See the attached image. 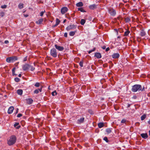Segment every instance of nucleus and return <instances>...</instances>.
<instances>
[{"label":"nucleus","mask_w":150,"mask_h":150,"mask_svg":"<svg viewBox=\"0 0 150 150\" xmlns=\"http://www.w3.org/2000/svg\"><path fill=\"white\" fill-rule=\"evenodd\" d=\"M109 50H110L109 48L108 47L106 49L105 51H106L107 52V51H108Z\"/></svg>","instance_id":"50"},{"label":"nucleus","mask_w":150,"mask_h":150,"mask_svg":"<svg viewBox=\"0 0 150 150\" xmlns=\"http://www.w3.org/2000/svg\"><path fill=\"white\" fill-rule=\"evenodd\" d=\"M60 22V21L59 20V19L58 18H56V24L58 25L59 23Z\"/></svg>","instance_id":"33"},{"label":"nucleus","mask_w":150,"mask_h":150,"mask_svg":"<svg viewBox=\"0 0 150 150\" xmlns=\"http://www.w3.org/2000/svg\"><path fill=\"white\" fill-rule=\"evenodd\" d=\"M64 36L65 37H67V33H64Z\"/></svg>","instance_id":"46"},{"label":"nucleus","mask_w":150,"mask_h":150,"mask_svg":"<svg viewBox=\"0 0 150 150\" xmlns=\"http://www.w3.org/2000/svg\"><path fill=\"white\" fill-rule=\"evenodd\" d=\"M68 11V8L67 7H63L61 10V12L62 14H64Z\"/></svg>","instance_id":"9"},{"label":"nucleus","mask_w":150,"mask_h":150,"mask_svg":"<svg viewBox=\"0 0 150 150\" xmlns=\"http://www.w3.org/2000/svg\"><path fill=\"white\" fill-rule=\"evenodd\" d=\"M22 115L21 113H19L17 115V117H21L22 116Z\"/></svg>","instance_id":"44"},{"label":"nucleus","mask_w":150,"mask_h":150,"mask_svg":"<svg viewBox=\"0 0 150 150\" xmlns=\"http://www.w3.org/2000/svg\"><path fill=\"white\" fill-rule=\"evenodd\" d=\"M43 21V18H41L39 19L38 21H36V23L38 24H41Z\"/></svg>","instance_id":"23"},{"label":"nucleus","mask_w":150,"mask_h":150,"mask_svg":"<svg viewBox=\"0 0 150 150\" xmlns=\"http://www.w3.org/2000/svg\"><path fill=\"white\" fill-rule=\"evenodd\" d=\"M149 136H150V130L149 131Z\"/></svg>","instance_id":"62"},{"label":"nucleus","mask_w":150,"mask_h":150,"mask_svg":"<svg viewBox=\"0 0 150 150\" xmlns=\"http://www.w3.org/2000/svg\"><path fill=\"white\" fill-rule=\"evenodd\" d=\"M84 120V117H81L80 119H78L77 121V123L79 124L83 123Z\"/></svg>","instance_id":"8"},{"label":"nucleus","mask_w":150,"mask_h":150,"mask_svg":"<svg viewBox=\"0 0 150 150\" xmlns=\"http://www.w3.org/2000/svg\"><path fill=\"white\" fill-rule=\"evenodd\" d=\"M112 57L113 58L117 59L119 58L120 55L118 53H114L112 55Z\"/></svg>","instance_id":"12"},{"label":"nucleus","mask_w":150,"mask_h":150,"mask_svg":"<svg viewBox=\"0 0 150 150\" xmlns=\"http://www.w3.org/2000/svg\"><path fill=\"white\" fill-rule=\"evenodd\" d=\"M8 43H9V41L7 40H5L4 41V43H5L6 44H8Z\"/></svg>","instance_id":"49"},{"label":"nucleus","mask_w":150,"mask_h":150,"mask_svg":"<svg viewBox=\"0 0 150 150\" xmlns=\"http://www.w3.org/2000/svg\"><path fill=\"white\" fill-rule=\"evenodd\" d=\"M17 92L18 94L21 95L23 94V91L21 89H18L17 90Z\"/></svg>","instance_id":"21"},{"label":"nucleus","mask_w":150,"mask_h":150,"mask_svg":"<svg viewBox=\"0 0 150 150\" xmlns=\"http://www.w3.org/2000/svg\"><path fill=\"white\" fill-rule=\"evenodd\" d=\"M103 140H105L106 142H108V138L106 137H105L103 138Z\"/></svg>","instance_id":"39"},{"label":"nucleus","mask_w":150,"mask_h":150,"mask_svg":"<svg viewBox=\"0 0 150 150\" xmlns=\"http://www.w3.org/2000/svg\"><path fill=\"white\" fill-rule=\"evenodd\" d=\"M76 6L77 7H81L83 6V4L82 2H80L76 4Z\"/></svg>","instance_id":"20"},{"label":"nucleus","mask_w":150,"mask_h":150,"mask_svg":"<svg viewBox=\"0 0 150 150\" xmlns=\"http://www.w3.org/2000/svg\"><path fill=\"white\" fill-rule=\"evenodd\" d=\"M15 69H16V68L15 67H14L13 68V69H12V72H15Z\"/></svg>","instance_id":"48"},{"label":"nucleus","mask_w":150,"mask_h":150,"mask_svg":"<svg viewBox=\"0 0 150 150\" xmlns=\"http://www.w3.org/2000/svg\"><path fill=\"white\" fill-rule=\"evenodd\" d=\"M28 16V15L27 14H24V16L25 17H27Z\"/></svg>","instance_id":"53"},{"label":"nucleus","mask_w":150,"mask_h":150,"mask_svg":"<svg viewBox=\"0 0 150 150\" xmlns=\"http://www.w3.org/2000/svg\"><path fill=\"white\" fill-rule=\"evenodd\" d=\"M16 113H17L18 112V108H16Z\"/></svg>","instance_id":"56"},{"label":"nucleus","mask_w":150,"mask_h":150,"mask_svg":"<svg viewBox=\"0 0 150 150\" xmlns=\"http://www.w3.org/2000/svg\"><path fill=\"white\" fill-rule=\"evenodd\" d=\"M131 90L133 92H136L137 91H143V90H142L141 85L139 84H135L133 86Z\"/></svg>","instance_id":"2"},{"label":"nucleus","mask_w":150,"mask_h":150,"mask_svg":"<svg viewBox=\"0 0 150 150\" xmlns=\"http://www.w3.org/2000/svg\"><path fill=\"white\" fill-rule=\"evenodd\" d=\"M88 112L91 114H93V111L91 110H88Z\"/></svg>","instance_id":"43"},{"label":"nucleus","mask_w":150,"mask_h":150,"mask_svg":"<svg viewBox=\"0 0 150 150\" xmlns=\"http://www.w3.org/2000/svg\"><path fill=\"white\" fill-rule=\"evenodd\" d=\"M130 33V31L128 30H126V31L124 33V36H127Z\"/></svg>","instance_id":"18"},{"label":"nucleus","mask_w":150,"mask_h":150,"mask_svg":"<svg viewBox=\"0 0 150 150\" xmlns=\"http://www.w3.org/2000/svg\"><path fill=\"white\" fill-rule=\"evenodd\" d=\"M119 31H120V32H122V29H119Z\"/></svg>","instance_id":"55"},{"label":"nucleus","mask_w":150,"mask_h":150,"mask_svg":"<svg viewBox=\"0 0 150 150\" xmlns=\"http://www.w3.org/2000/svg\"><path fill=\"white\" fill-rule=\"evenodd\" d=\"M97 8V5L95 4L91 5L89 6V8L91 10H94Z\"/></svg>","instance_id":"14"},{"label":"nucleus","mask_w":150,"mask_h":150,"mask_svg":"<svg viewBox=\"0 0 150 150\" xmlns=\"http://www.w3.org/2000/svg\"><path fill=\"white\" fill-rule=\"evenodd\" d=\"M76 25H74L73 24L69 25L66 28V29L67 31H69L71 29H76Z\"/></svg>","instance_id":"6"},{"label":"nucleus","mask_w":150,"mask_h":150,"mask_svg":"<svg viewBox=\"0 0 150 150\" xmlns=\"http://www.w3.org/2000/svg\"><path fill=\"white\" fill-rule=\"evenodd\" d=\"M127 120L125 119H123L121 121V122L122 123H124L126 122Z\"/></svg>","instance_id":"35"},{"label":"nucleus","mask_w":150,"mask_h":150,"mask_svg":"<svg viewBox=\"0 0 150 150\" xmlns=\"http://www.w3.org/2000/svg\"><path fill=\"white\" fill-rule=\"evenodd\" d=\"M101 100H104V98H102Z\"/></svg>","instance_id":"63"},{"label":"nucleus","mask_w":150,"mask_h":150,"mask_svg":"<svg viewBox=\"0 0 150 150\" xmlns=\"http://www.w3.org/2000/svg\"><path fill=\"white\" fill-rule=\"evenodd\" d=\"M16 140V138L15 136L12 135L11 136L9 139L8 140V144L9 146L14 144Z\"/></svg>","instance_id":"1"},{"label":"nucleus","mask_w":150,"mask_h":150,"mask_svg":"<svg viewBox=\"0 0 150 150\" xmlns=\"http://www.w3.org/2000/svg\"><path fill=\"white\" fill-rule=\"evenodd\" d=\"M7 7V6L6 5H4L1 6L2 8H6Z\"/></svg>","instance_id":"41"},{"label":"nucleus","mask_w":150,"mask_h":150,"mask_svg":"<svg viewBox=\"0 0 150 150\" xmlns=\"http://www.w3.org/2000/svg\"><path fill=\"white\" fill-rule=\"evenodd\" d=\"M4 15V13L3 12H1L0 13V16L1 17H3Z\"/></svg>","instance_id":"37"},{"label":"nucleus","mask_w":150,"mask_h":150,"mask_svg":"<svg viewBox=\"0 0 150 150\" xmlns=\"http://www.w3.org/2000/svg\"><path fill=\"white\" fill-rule=\"evenodd\" d=\"M131 105L130 104H128L127 105V107H129Z\"/></svg>","instance_id":"57"},{"label":"nucleus","mask_w":150,"mask_h":150,"mask_svg":"<svg viewBox=\"0 0 150 150\" xmlns=\"http://www.w3.org/2000/svg\"><path fill=\"white\" fill-rule=\"evenodd\" d=\"M146 33L144 31V29H142L141 30L140 35L141 37H143L145 36L146 35Z\"/></svg>","instance_id":"15"},{"label":"nucleus","mask_w":150,"mask_h":150,"mask_svg":"<svg viewBox=\"0 0 150 150\" xmlns=\"http://www.w3.org/2000/svg\"><path fill=\"white\" fill-rule=\"evenodd\" d=\"M140 135L142 138L145 139H146L148 137L147 134L146 133H142L140 134Z\"/></svg>","instance_id":"17"},{"label":"nucleus","mask_w":150,"mask_h":150,"mask_svg":"<svg viewBox=\"0 0 150 150\" xmlns=\"http://www.w3.org/2000/svg\"><path fill=\"white\" fill-rule=\"evenodd\" d=\"M27 56H26V57H25L23 59V62H25L27 60Z\"/></svg>","instance_id":"45"},{"label":"nucleus","mask_w":150,"mask_h":150,"mask_svg":"<svg viewBox=\"0 0 150 150\" xmlns=\"http://www.w3.org/2000/svg\"><path fill=\"white\" fill-rule=\"evenodd\" d=\"M45 12V10H44V11H41L40 13V16H43L44 13Z\"/></svg>","instance_id":"42"},{"label":"nucleus","mask_w":150,"mask_h":150,"mask_svg":"<svg viewBox=\"0 0 150 150\" xmlns=\"http://www.w3.org/2000/svg\"><path fill=\"white\" fill-rule=\"evenodd\" d=\"M15 72H12V74H13V76H15V75L16 76L17 75V74H15Z\"/></svg>","instance_id":"54"},{"label":"nucleus","mask_w":150,"mask_h":150,"mask_svg":"<svg viewBox=\"0 0 150 150\" xmlns=\"http://www.w3.org/2000/svg\"><path fill=\"white\" fill-rule=\"evenodd\" d=\"M38 91H40V92H41L42 90V88H40L38 89Z\"/></svg>","instance_id":"52"},{"label":"nucleus","mask_w":150,"mask_h":150,"mask_svg":"<svg viewBox=\"0 0 150 150\" xmlns=\"http://www.w3.org/2000/svg\"><path fill=\"white\" fill-rule=\"evenodd\" d=\"M121 38L120 36H119L117 37V38Z\"/></svg>","instance_id":"61"},{"label":"nucleus","mask_w":150,"mask_h":150,"mask_svg":"<svg viewBox=\"0 0 150 150\" xmlns=\"http://www.w3.org/2000/svg\"><path fill=\"white\" fill-rule=\"evenodd\" d=\"M78 10L79 11H80L82 12H86V11L83 9V7L79 8H78Z\"/></svg>","instance_id":"25"},{"label":"nucleus","mask_w":150,"mask_h":150,"mask_svg":"<svg viewBox=\"0 0 150 150\" xmlns=\"http://www.w3.org/2000/svg\"><path fill=\"white\" fill-rule=\"evenodd\" d=\"M35 86L37 87H39L40 86V83L38 82H36L35 84Z\"/></svg>","instance_id":"34"},{"label":"nucleus","mask_w":150,"mask_h":150,"mask_svg":"<svg viewBox=\"0 0 150 150\" xmlns=\"http://www.w3.org/2000/svg\"><path fill=\"white\" fill-rule=\"evenodd\" d=\"M57 92L56 91H54L52 93V95L53 96H54L57 94Z\"/></svg>","instance_id":"38"},{"label":"nucleus","mask_w":150,"mask_h":150,"mask_svg":"<svg viewBox=\"0 0 150 150\" xmlns=\"http://www.w3.org/2000/svg\"><path fill=\"white\" fill-rule=\"evenodd\" d=\"M21 76L22 75L21 74H19L18 75V76L19 77H21Z\"/></svg>","instance_id":"58"},{"label":"nucleus","mask_w":150,"mask_h":150,"mask_svg":"<svg viewBox=\"0 0 150 150\" xmlns=\"http://www.w3.org/2000/svg\"><path fill=\"white\" fill-rule=\"evenodd\" d=\"M130 21V19L129 18H126L125 19V21L126 22H128Z\"/></svg>","instance_id":"36"},{"label":"nucleus","mask_w":150,"mask_h":150,"mask_svg":"<svg viewBox=\"0 0 150 150\" xmlns=\"http://www.w3.org/2000/svg\"><path fill=\"white\" fill-rule=\"evenodd\" d=\"M94 56L96 57L98 59H100L101 57V55L100 53L96 52Z\"/></svg>","instance_id":"16"},{"label":"nucleus","mask_w":150,"mask_h":150,"mask_svg":"<svg viewBox=\"0 0 150 150\" xmlns=\"http://www.w3.org/2000/svg\"><path fill=\"white\" fill-rule=\"evenodd\" d=\"M108 12L109 13L111 16H114L116 14V11L115 10L112 8L109 9Z\"/></svg>","instance_id":"7"},{"label":"nucleus","mask_w":150,"mask_h":150,"mask_svg":"<svg viewBox=\"0 0 150 150\" xmlns=\"http://www.w3.org/2000/svg\"><path fill=\"white\" fill-rule=\"evenodd\" d=\"M14 108L13 106H11L10 107L8 111V113L9 114H11L13 112V110H14Z\"/></svg>","instance_id":"13"},{"label":"nucleus","mask_w":150,"mask_h":150,"mask_svg":"<svg viewBox=\"0 0 150 150\" xmlns=\"http://www.w3.org/2000/svg\"><path fill=\"white\" fill-rule=\"evenodd\" d=\"M18 6L19 8L21 9L23 7V4L22 3H20L19 4Z\"/></svg>","instance_id":"28"},{"label":"nucleus","mask_w":150,"mask_h":150,"mask_svg":"<svg viewBox=\"0 0 150 150\" xmlns=\"http://www.w3.org/2000/svg\"><path fill=\"white\" fill-rule=\"evenodd\" d=\"M39 93L38 90V89L35 90L34 91V93L35 94H38Z\"/></svg>","instance_id":"40"},{"label":"nucleus","mask_w":150,"mask_h":150,"mask_svg":"<svg viewBox=\"0 0 150 150\" xmlns=\"http://www.w3.org/2000/svg\"><path fill=\"white\" fill-rule=\"evenodd\" d=\"M101 47L103 49H105L106 48V46L105 45H104Z\"/></svg>","instance_id":"51"},{"label":"nucleus","mask_w":150,"mask_h":150,"mask_svg":"<svg viewBox=\"0 0 150 150\" xmlns=\"http://www.w3.org/2000/svg\"><path fill=\"white\" fill-rule=\"evenodd\" d=\"M26 100L27 103L29 105L32 104L33 101V99L30 98L27 99Z\"/></svg>","instance_id":"11"},{"label":"nucleus","mask_w":150,"mask_h":150,"mask_svg":"<svg viewBox=\"0 0 150 150\" xmlns=\"http://www.w3.org/2000/svg\"><path fill=\"white\" fill-rule=\"evenodd\" d=\"M58 25L57 24H56H56H55V25H52V27L53 28H54V27H56V26H57V25Z\"/></svg>","instance_id":"47"},{"label":"nucleus","mask_w":150,"mask_h":150,"mask_svg":"<svg viewBox=\"0 0 150 150\" xmlns=\"http://www.w3.org/2000/svg\"><path fill=\"white\" fill-rule=\"evenodd\" d=\"M98 127L99 128H101L103 127L104 123L103 122H100L98 124Z\"/></svg>","instance_id":"24"},{"label":"nucleus","mask_w":150,"mask_h":150,"mask_svg":"<svg viewBox=\"0 0 150 150\" xmlns=\"http://www.w3.org/2000/svg\"><path fill=\"white\" fill-rule=\"evenodd\" d=\"M144 88L143 87V88L142 89V90H143V91H144Z\"/></svg>","instance_id":"64"},{"label":"nucleus","mask_w":150,"mask_h":150,"mask_svg":"<svg viewBox=\"0 0 150 150\" xmlns=\"http://www.w3.org/2000/svg\"><path fill=\"white\" fill-rule=\"evenodd\" d=\"M146 117V116L145 115H142L141 117V120H144Z\"/></svg>","instance_id":"29"},{"label":"nucleus","mask_w":150,"mask_h":150,"mask_svg":"<svg viewBox=\"0 0 150 150\" xmlns=\"http://www.w3.org/2000/svg\"><path fill=\"white\" fill-rule=\"evenodd\" d=\"M96 50V48L95 47H94L92 50H89L88 52V54H90L91 52H92L95 51Z\"/></svg>","instance_id":"30"},{"label":"nucleus","mask_w":150,"mask_h":150,"mask_svg":"<svg viewBox=\"0 0 150 150\" xmlns=\"http://www.w3.org/2000/svg\"><path fill=\"white\" fill-rule=\"evenodd\" d=\"M66 19L64 20L63 21V23H65L66 22Z\"/></svg>","instance_id":"60"},{"label":"nucleus","mask_w":150,"mask_h":150,"mask_svg":"<svg viewBox=\"0 0 150 150\" xmlns=\"http://www.w3.org/2000/svg\"><path fill=\"white\" fill-rule=\"evenodd\" d=\"M106 131L108 134L110 133L111 132V129L110 128H107L106 129Z\"/></svg>","instance_id":"26"},{"label":"nucleus","mask_w":150,"mask_h":150,"mask_svg":"<svg viewBox=\"0 0 150 150\" xmlns=\"http://www.w3.org/2000/svg\"><path fill=\"white\" fill-rule=\"evenodd\" d=\"M14 80L16 82H18L20 81V79L19 78L16 77L14 79Z\"/></svg>","instance_id":"32"},{"label":"nucleus","mask_w":150,"mask_h":150,"mask_svg":"<svg viewBox=\"0 0 150 150\" xmlns=\"http://www.w3.org/2000/svg\"><path fill=\"white\" fill-rule=\"evenodd\" d=\"M50 54L53 57H56L57 56V53L56 49L54 48L51 49L50 51Z\"/></svg>","instance_id":"5"},{"label":"nucleus","mask_w":150,"mask_h":150,"mask_svg":"<svg viewBox=\"0 0 150 150\" xmlns=\"http://www.w3.org/2000/svg\"><path fill=\"white\" fill-rule=\"evenodd\" d=\"M19 125V123L18 122H16L14 125V127L16 129H19L20 127V126H19L18 125Z\"/></svg>","instance_id":"19"},{"label":"nucleus","mask_w":150,"mask_h":150,"mask_svg":"<svg viewBox=\"0 0 150 150\" xmlns=\"http://www.w3.org/2000/svg\"><path fill=\"white\" fill-rule=\"evenodd\" d=\"M86 21L84 19H81V20L80 23L82 25H83L85 23Z\"/></svg>","instance_id":"27"},{"label":"nucleus","mask_w":150,"mask_h":150,"mask_svg":"<svg viewBox=\"0 0 150 150\" xmlns=\"http://www.w3.org/2000/svg\"><path fill=\"white\" fill-rule=\"evenodd\" d=\"M54 46L57 49L60 51H63L64 49V48L63 47L58 46L57 45H55Z\"/></svg>","instance_id":"10"},{"label":"nucleus","mask_w":150,"mask_h":150,"mask_svg":"<svg viewBox=\"0 0 150 150\" xmlns=\"http://www.w3.org/2000/svg\"><path fill=\"white\" fill-rule=\"evenodd\" d=\"M83 60H82L81 61H80V62H79V64L80 66L81 67H83Z\"/></svg>","instance_id":"31"},{"label":"nucleus","mask_w":150,"mask_h":150,"mask_svg":"<svg viewBox=\"0 0 150 150\" xmlns=\"http://www.w3.org/2000/svg\"><path fill=\"white\" fill-rule=\"evenodd\" d=\"M22 68L23 70L25 71L28 70L30 68L31 71H33L35 69V68L34 67L28 64L23 65L22 66Z\"/></svg>","instance_id":"3"},{"label":"nucleus","mask_w":150,"mask_h":150,"mask_svg":"<svg viewBox=\"0 0 150 150\" xmlns=\"http://www.w3.org/2000/svg\"><path fill=\"white\" fill-rule=\"evenodd\" d=\"M77 32L76 30L74 31H71L69 33V35L70 36H73L75 35V33Z\"/></svg>","instance_id":"22"},{"label":"nucleus","mask_w":150,"mask_h":150,"mask_svg":"<svg viewBox=\"0 0 150 150\" xmlns=\"http://www.w3.org/2000/svg\"><path fill=\"white\" fill-rule=\"evenodd\" d=\"M148 123L150 125V119L149 120V121L148 122Z\"/></svg>","instance_id":"59"},{"label":"nucleus","mask_w":150,"mask_h":150,"mask_svg":"<svg viewBox=\"0 0 150 150\" xmlns=\"http://www.w3.org/2000/svg\"><path fill=\"white\" fill-rule=\"evenodd\" d=\"M18 59L16 56L10 57L6 58V61L8 63L13 62L17 60Z\"/></svg>","instance_id":"4"}]
</instances>
